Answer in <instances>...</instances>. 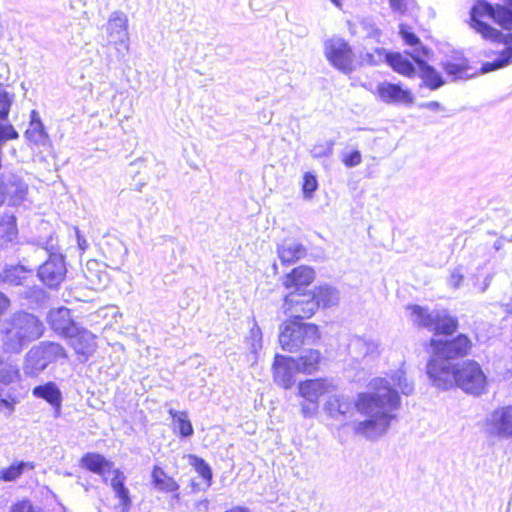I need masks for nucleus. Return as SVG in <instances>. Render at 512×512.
Masks as SVG:
<instances>
[{
	"mask_svg": "<svg viewBox=\"0 0 512 512\" xmlns=\"http://www.w3.org/2000/svg\"><path fill=\"white\" fill-rule=\"evenodd\" d=\"M388 52L383 48H377L372 53H367L363 57V61L369 65H379L380 63L387 62Z\"/></svg>",
	"mask_w": 512,
	"mask_h": 512,
	"instance_id": "obj_44",
	"label": "nucleus"
},
{
	"mask_svg": "<svg viewBox=\"0 0 512 512\" xmlns=\"http://www.w3.org/2000/svg\"><path fill=\"white\" fill-rule=\"evenodd\" d=\"M247 343L251 354L253 355V361L256 362L258 359V351L262 349V332L256 322L250 329V334L247 339Z\"/></svg>",
	"mask_w": 512,
	"mask_h": 512,
	"instance_id": "obj_38",
	"label": "nucleus"
},
{
	"mask_svg": "<svg viewBox=\"0 0 512 512\" xmlns=\"http://www.w3.org/2000/svg\"><path fill=\"white\" fill-rule=\"evenodd\" d=\"M368 390L357 395L355 407L364 420L355 424V432L367 439L376 440L389 429L400 408L399 391L410 395L413 383L402 368L384 377H375L368 383Z\"/></svg>",
	"mask_w": 512,
	"mask_h": 512,
	"instance_id": "obj_1",
	"label": "nucleus"
},
{
	"mask_svg": "<svg viewBox=\"0 0 512 512\" xmlns=\"http://www.w3.org/2000/svg\"><path fill=\"white\" fill-rule=\"evenodd\" d=\"M301 411L304 417H313L318 412V403H302Z\"/></svg>",
	"mask_w": 512,
	"mask_h": 512,
	"instance_id": "obj_51",
	"label": "nucleus"
},
{
	"mask_svg": "<svg viewBox=\"0 0 512 512\" xmlns=\"http://www.w3.org/2000/svg\"><path fill=\"white\" fill-rule=\"evenodd\" d=\"M430 346L432 354L429 362L427 363L428 375L429 367L433 362L438 365L445 363L448 366V369L453 368L455 365H452L450 360L466 356L472 347V342L466 335L459 334L452 340L442 341L438 339H431Z\"/></svg>",
	"mask_w": 512,
	"mask_h": 512,
	"instance_id": "obj_9",
	"label": "nucleus"
},
{
	"mask_svg": "<svg viewBox=\"0 0 512 512\" xmlns=\"http://www.w3.org/2000/svg\"><path fill=\"white\" fill-rule=\"evenodd\" d=\"M84 243H86V240H83V242L80 241V239L78 238V244L80 246L81 249H84Z\"/></svg>",
	"mask_w": 512,
	"mask_h": 512,
	"instance_id": "obj_59",
	"label": "nucleus"
},
{
	"mask_svg": "<svg viewBox=\"0 0 512 512\" xmlns=\"http://www.w3.org/2000/svg\"><path fill=\"white\" fill-rule=\"evenodd\" d=\"M426 107L430 108V109H437L440 107V104L438 102H429L428 104H426Z\"/></svg>",
	"mask_w": 512,
	"mask_h": 512,
	"instance_id": "obj_55",
	"label": "nucleus"
},
{
	"mask_svg": "<svg viewBox=\"0 0 512 512\" xmlns=\"http://www.w3.org/2000/svg\"><path fill=\"white\" fill-rule=\"evenodd\" d=\"M375 93L386 104L411 105L414 102V96L409 89L387 81L379 83Z\"/></svg>",
	"mask_w": 512,
	"mask_h": 512,
	"instance_id": "obj_15",
	"label": "nucleus"
},
{
	"mask_svg": "<svg viewBox=\"0 0 512 512\" xmlns=\"http://www.w3.org/2000/svg\"><path fill=\"white\" fill-rule=\"evenodd\" d=\"M492 19L502 28L512 30V0H504L495 6L486 0H476L470 10L469 26L485 40L497 42L503 48L495 52V58L482 63L480 74L490 73L512 65V33H502L484 21Z\"/></svg>",
	"mask_w": 512,
	"mask_h": 512,
	"instance_id": "obj_2",
	"label": "nucleus"
},
{
	"mask_svg": "<svg viewBox=\"0 0 512 512\" xmlns=\"http://www.w3.org/2000/svg\"><path fill=\"white\" fill-rule=\"evenodd\" d=\"M169 413L173 417L175 431H178L182 437H190L193 435L194 430L190 420L188 419L187 412H177L170 409Z\"/></svg>",
	"mask_w": 512,
	"mask_h": 512,
	"instance_id": "obj_35",
	"label": "nucleus"
},
{
	"mask_svg": "<svg viewBox=\"0 0 512 512\" xmlns=\"http://www.w3.org/2000/svg\"><path fill=\"white\" fill-rule=\"evenodd\" d=\"M32 269L26 268L23 265L8 266L0 273L2 282L11 285H25L28 278L31 277Z\"/></svg>",
	"mask_w": 512,
	"mask_h": 512,
	"instance_id": "obj_26",
	"label": "nucleus"
},
{
	"mask_svg": "<svg viewBox=\"0 0 512 512\" xmlns=\"http://www.w3.org/2000/svg\"><path fill=\"white\" fill-rule=\"evenodd\" d=\"M388 2L390 5V8L394 12H399V13L403 14L407 9L405 0H388Z\"/></svg>",
	"mask_w": 512,
	"mask_h": 512,
	"instance_id": "obj_52",
	"label": "nucleus"
},
{
	"mask_svg": "<svg viewBox=\"0 0 512 512\" xmlns=\"http://www.w3.org/2000/svg\"><path fill=\"white\" fill-rule=\"evenodd\" d=\"M84 243H86V240H83V242L80 241V239L78 238V244L80 246L81 249H84Z\"/></svg>",
	"mask_w": 512,
	"mask_h": 512,
	"instance_id": "obj_61",
	"label": "nucleus"
},
{
	"mask_svg": "<svg viewBox=\"0 0 512 512\" xmlns=\"http://www.w3.org/2000/svg\"><path fill=\"white\" fill-rule=\"evenodd\" d=\"M48 322L53 331L65 338L71 333H76L78 327L72 319L70 309L66 307L52 309L48 314Z\"/></svg>",
	"mask_w": 512,
	"mask_h": 512,
	"instance_id": "obj_19",
	"label": "nucleus"
},
{
	"mask_svg": "<svg viewBox=\"0 0 512 512\" xmlns=\"http://www.w3.org/2000/svg\"><path fill=\"white\" fill-rule=\"evenodd\" d=\"M13 102L14 94L10 93L6 87L0 83V120H6L8 118Z\"/></svg>",
	"mask_w": 512,
	"mask_h": 512,
	"instance_id": "obj_41",
	"label": "nucleus"
},
{
	"mask_svg": "<svg viewBox=\"0 0 512 512\" xmlns=\"http://www.w3.org/2000/svg\"><path fill=\"white\" fill-rule=\"evenodd\" d=\"M335 6L337 7H341L342 6V3H341V0H330Z\"/></svg>",
	"mask_w": 512,
	"mask_h": 512,
	"instance_id": "obj_58",
	"label": "nucleus"
},
{
	"mask_svg": "<svg viewBox=\"0 0 512 512\" xmlns=\"http://www.w3.org/2000/svg\"><path fill=\"white\" fill-rule=\"evenodd\" d=\"M81 467L100 475L105 482H110L111 487L120 498L123 511L128 505V491L125 488L126 476L123 472L113 468V464L103 455L88 452L80 460Z\"/></svg>",
	"mask_w": 512,
	"mask_h": 512,
	"instance_id": "obj_5",
	"label": "nucleus"
},
{
	"mask_svg": "<svg viewBox=\"0 0 512 512\" xmlns=\"http://www.w3.org/2000/svg\"><path fill=\"white\" fill-rule=\"evenodd\" d=\"M10 305V300L7 296L0 292V316L8 309Z\"/></svg>",
	"mask_w": 512,
	"mask_h": 512,
	"instance_id": "obj_53",
	"label": "nucleus"
},
{
	"mask_svg": "<svg viewBox=\"0 0 512 512\" xmlns=\"http://www.w3.org/2000/svg\"><path fill=\"white\" fill-rule=\"evenodd\" d=\"M37 120H40V119L37 117L36 111L33 110L31 113V121H37Z\"/></svg>",
	"mask_w": 512,
	"mask_h": 512,
	"instance_id": "obj_57",
	"label": "nucleus"
},
{
	"mask_svg": "<svg viewBox=\"0 0 512 512\" xmlns=\"http://www.w3.org/2000/svg\"><path fill=\"white\" fill-rule=\"evenodd\" d=\"M443 69L447 75L451 76L454 80L469 79L475 75V73L471 72V68L466 60H462L460 62H445L443 64Z\"/></svg>",
	"mask_w": 512,
	"mask_h": 512,
	"instance_id": "obj_31",
	"label": "nucleus"
},
{
	"mask_svg": "<svg viewBox=\"0 0 512 512\" xmlns=\"http://www.w3.org/2000/svg\"><path fill=\"white\" fill-rule=\"evenodd\" d=\"M43 322L34 314L19 311L0 323V348L7 353H20L44 333Z\"/></svg>",
	"mask_w": 512,
	"mask_h": 512,
	"instance_id": "obj_4",
	"label": "nucleus"
},
{
	"mask_svg": "<svg viewBox=\"0 0 512 512\" xmlns=\"http://www.w3.org/2000/svg\"><path fill=\"white\" fill-rule=\"evenodd\" d=\"M429 378L432 384L442 390L454 385L467 394L482 395L487 391L488 378L480 364L474 360H467L448 369L444 364L433 362L429 367Z\"/></svg>",
	"mask_w": 512,
	"mask_h": 512,
	"instance_id": "obj_3",
	"label": "nucleus"
},
{
	"mask_svg": "<svg viewBox=\"0 0 512 512\" xmlns=\"http://www.w3.org/2000/svg\"><path fill=\"white\" fill-rule=\"evenodd\" d=\"M324 408L331 418L339 420L349 413L352 403L348 397L336 394L328 398Z\"/></svg>",
	"mask_w": 512,
	"mask_h": 512,
	"instance_id": "obj_25",
	"label": "nucleus"
},
{
	"mask_svg": "<svg viewBox=\"0 0 512 512\" xmlns=\"http://www.w3.org/2000/svg\"><path fill=\"white\" fill-rule=\"evenodd\" d=\"M3 408H7L10 412L14 410V406H13L12 402H10L4 398H0V411Z\"/></svg>",
	"mask_w": 512,
	"mask_h": 512,
	"instance_id": "obj_54",
	"label": "nucleus"
},
{
	"mask_svg": "<svg viewBox=\"0 0 512 512\" xmlns=\"http://www.w3.org/2000/svg\"><path fill=\"white\" fill-rule=\"evenodd\" d=\"M135 172L133 179L136 180L135 189L141 191V188L146 185L148 181V173L145 165V160L139 159L130 163V173Z\"/></svg>",
	"mask_w": 512,
	"mask_h": 512,
	"instance_id": "obj_37",
	"label": "nucleus"
},
{
	"mask_svg": "<svg viewBox=\"0 0 512 512\" xmlns=\"http://www.w3.org/2000/svg\"><path fill=\"white\" fill-rule=\"evenodd\" d=\"M84 243H86V240H83V242L80 241V239L78 238V244L80 246L81 249H84Z\"/></svg>",
	"mask_w": 512,
	"mask_h": 512,
	"instance_id": "obj_60",
	"label": "nucleus"
},
{
	"mask_svg": "<svg viewBox=\"0 0 512 512\" xmlns=\"http://www.w3.org/2000/svg\"><path fill=\"white\" fill-rule=\"evenodd\" d=\"M324 54L329 63L344 74H349L356 68L352 49L341 38L327 40L324 44Z\"/></svg>",
	"mask_w": 512,
	"mask_h": 512,
	"instance_id": "obj_11",
	"label": "nucleus"
},
{
	"mask_svg": "<svg viewBox=\"0 0 512 512\" xmlns=\"http://www.w3.org/2000/svg\"><path fill=\"white\" fill-rule=\"evenodd\" d=\"M25 134L31 142L37 145L46 146L49 143V136L40 120L31 121L30 128Z\"/></svg>",
	"mask_w": 512,
	"mask_h": 512,
	"instance_id": "obj_36",
	"label": "nucleus"
},
{
	"mask_svg": "<svg viewBox=\"0 0 512 512\" xmlns=\"http://www.w3.org/2000/svg\"><path fill=\"white\" fill-rule=\"evenodd\" d=\"M32 395L36 398L43 399L56 409L57 412L61 409L62 393L59 387L54 382H47L42 385L35 386L32 389Z\"/></svg>",
	"mask_w": 512,
	"mask_h": 512,
	"instance_id": "obj_24",
	"label": "nucleus"
},
{
	"mask_svg": "<svg viewBox=\"0 0 512 512\" xmlns=\"http://www.w3.org/2000/svg\"><path fill=\"white\" fill-rule=\"evenodd\" d=\"M299 394L307 402L318 403L319 398L334 389L332 382L324 379H310L299 384Z\"/></svg>",
	"mask_w": 512,
	"mask_h": 512,
	"instance_id": "obj_22",
	"label": "nucleus"
},
{
	"mask_svg": "<svg viewBox=\"0 0 512 512\" xmlns=\"http://www.w3.org/2000/svg\"><path fill=\"white\" fill-rule=\"evenodd\" d=\"M387 63L399 74L406 77H413L415 75V67L413 64L400 53H388Z\"/></svg>",
	"mask_w": 512,
	"mask_h": 512,
	"instance_id": "obj_28",
	"label": "nucleus"
},
{
	"mask_svg": "<svg viewBox=\"0 0 512 512\" xmlns=\"http://www.w3.org/2000/svg\"><path fill=\"white\" fill-rule=\"evenodd\" d=\"M351 347L363 357H374L378 354L379 343L376 340L364 337H356L352 340Z\"/></svg>",
	"mask_w": 512,
	"mask_h": 512,
	"instance_id": "obj_33",
	"label": "nucleus"
},
{
	"mask_svg": "<svg viewBox=\"0 0 512 512\" xmlns=\"http://www.w3.org/2000/svg\"><path fill=\"white\" fill-rule=\"evenodd\" d=\"M19 134L11 124L0 123V142L18 139Z\"/></svg>",
	"mask_w": 512,
	"mask_h": 512,
	"instance_id": "obj_47",
	"label": "nucleus"
},
{
	"mask_svg": "<svg viewBox=\"0 0 512 512\" xmlns=\"http://www.w3.org/2000/svg\"><path fill=\"white\" fill-rule=\"evenodd\" d=\"M66 338L69 339L70 346L74 349L76 354L79 355L80 361L84 362L93 354L95 350L94 335L79 326L76 328V333L69 334Z\"/></svg>",
	"mask_w": 512,
	"mask_h": 512,
	"instance_id": "obj_18",
	"label": "nucleus"
},
{
	"mask_svg": "<svg viewBox=\"0 0 512 512\" xmlns=\"http://www.w3.org/2000/svg\"><path fill=\"white\" fill-rule=\"evenodd\" d=\"M37 252L47 256L37 270L39 280L49 288H57L65 279L67 268L62 254L52 253L48 248H38Z\"/></svg>",
	"mask_w": 512,
	"mask_h": 512,
	"instance_id": "obj_10",
	"label": "nucleus"
},
{
	"mask_svg": "<svg viewBox=\"0 0 512 512\" xmlns=\"http://www.w3.org/2000/svg\"><path fill=\"white\" fill-rule=\"evenodd\" d=\"M318 183L315 175L306 172L303 176L302 191L305 199H311L313 193L316 191Z\"/></svg>",
	"mask_w": 512,
	"mask_h": 512,
	"instance_id": "obj_43",
	"label": "nucleus"
},
{
	"mask_svg": "<svg viewBox=\"0 0 512 512\" xmlns=\"http://www.w3.org/2000/svg\"><path fill=\"white\" fill-rule=\"evenodd\" d=\"M27 184L17 175L10 174L0 178V205H19L27 194Z\"/></svg>",
	"mask_w": 512,
	"mask_h": 512,
	"instance_id": "obj_14",
	"label": "nucleus"
},
{
	"mask_svg": "<svg viewBox=\"0 0 512 512\" xmlns=\"http://www.w3.org/2000/svg\"><path fill=\"white\" fill-rule=\"evenodd\" d=\"M283 310L294 319L310 318L317 311V301L312 291H291L284 298Z\"/></svg>",
	"mask_w": 512,
	"mask_h": 512,
	"instance_id": "obj_12",
	"label": "nucleus"
},
{
	"mask_svg": "<svg viewBox=\"0 0 512 512\" xmlns=\"http://www.w3.org/2000/svg\"><path fill=\"white\" fill-rule=\"evenodd\" d=\"M315 278L314 270L308 266L294 268L283 278V286L291 291H305Z\"/></svg>",
	"mask_w": 512,
	"mask_h": 512,
	"instance_id": "obj_21",
	"label": "nucleus"
},
{
	"mask_svg": "<svg viewBox=\"0 0 512 512\" xmlns=\"http://www.w3.org/2000/svg\"><path fill=\"white\" fill-rule=\"evenodd\" d=\"M272 369L274 382L284 389L292 387L295 382L294 375L299 372L296 360L283 355L275 356Z\"/></svg>",
	"mask_w": 512,
	"mask_h": 512,
	"instance_id": "obj_16",
	"label": "nucleus"
},
{
	"mask_svg": "<svg viewBox=\"0 0 512 512\" xmlns=\"http://www.w3.org/2000/svg\"><path fill=\"white\" fill-rule=\"evenodd\" d=\"M332 150H333V143L326 142L324 144L315 145L311 149V155L314 158H321V157L329 156L332 153Z\"/></svg>",
	"mask_w": 512,
	"mask_h": 512,
	"instance_id": "obj_48",
	"label": "nucleus"
},
{
	"mask_svg": "<svg viewBox=\"0 0 512 512\" xmlns=\"http://www.w3.org/2000/svg\"><path fill=\"white\" fill-rule=\"evenodd\" d=\"M152 481L155 488L163 492H175L179 489V485L176 481L158 466H155L153 469Z\"/></svg>",
	"mask_w": 512,
	"mask_h": 512,
	"instance_id": "obj_29",
	"label": "nucleus"
},
{
	"mask_svg": "<svg viewBox=\"0 0 512 512\" xmlns=\"http://www.w3.org/2000/svg\"><path fill=\"white\" fill-rule=\"evenodd\" d=\"M298 320L293 318L281 324L279 343L283 350L294 352L303 345H311L319 340L320 333L315 324L303 323Z\"/></svg>",
	"mask_w": 512,
	"mask_h": 512,
	"instance_id": "obj_7",
	"label": "nucleus"
},
{
	"mask_svg": "<svg viewBox=\"0 0 512 512\" xmlns=\"http://www.w3.org/2000/svg\"><path fill=\"white\" fill-rule=\"evenodd\" d=\"M317 301V309L319 307H331L338 303L339 293L336 289L328 286L319 287L312 291Z\"/></svg>",
	"mask_w": 512,
	"mask_h": 512,
	"instance_id": "obj_32",
	"label": "nucleus"
},
{
	"mask_svg": "<svg viewBox=\"0 0 512 512\" xmlns=\"http://www.w3.org/2000/svg\"><path fill=\"white\" fill-rule=\"evenodd\" d=\"M413 324L433 331L435 335H451L458 328L457 318L451 316L446 309L430 310L420 305L407 306Z\"/></svg>",
	"mask_w": 512,
	"mask_h": 512,
	"instance_id": "obj_6",
	"label": "nucleus"
},
{
	"mask_svg": "<svg viewBox=\"0 0 512 512\" xmlns=\"http://www.w3.org/2000/svg\"><path fill=\"white\" fill-rule=\"evenodd\" d=\"M66 358L67 354L62 345L55 342H41L27 353L24 373L28 376H37L51 363Z\"/></svg>",
	"mask_w": 512,
	"mask_h": 512,
	"instance_id": "obj_8",
	"label": "nucleus"
},
{
	"mask_svg": "<svg viewBox=\"0 0 512 512\" xmlns=\"http://www.w3.org/2000/svg\"><path fill=\"white\" fill-rule=\"evenodd\" d=\"M399 33L404 40V42L407 45H410L413 47L412 52H410L411 57L413 58V54L415 53V50L421 51V47H424L421 43L419 38L411 31L407 29L405 25L399 26Z\"/></svg>",
	"mask_w": 512,
	"mask_h": 512,
	"instance_id": "obj_42",
	"label": "nucleus"
},
{
	"mask_svg": "<svg viewBox=\"0 0 512 512\" xmlns=\"http://www.w3.org/2000/svg\"><path fill=\"white\" fill-rule=\"evenodd\" d=\"M360 27L365 33L366 37L379 41L380 30L375 26V24L371 20H362L360 23Z\"/></svg>",
	"mask_w": 512,
	"mask_h": 512,
	"instance_id": "obj_46",
	"label": "nucleus"
},
{
	"mask_svg": "<svg viewBox=\"0 0 512 512\" xmlns=\"http://www.w3.org/2000/svg\"><path fill=\"white\" fill-rule=\"evenodd\" d=\"M502 245H503L502 241H501V240H497V241H495V243H494V248H495L496 250H500V249L502 248Z\"/></svg>",
	"mask_w": 512,
	"mask_h": 512,
	"instance_id": "obj_56",
	"label": "nucleus"
},
{
	"mask_svg": "<svg viewBox=\"0 0 512 512\" xmlns=\"http://www.w3.org/2000/svg\"><path fill=\"white\" fill-rule=\"evenodd\" d=\"M320 362V352L318 350H309L296 360L299 372L311 374L318 369Z\"/></svg>",
	"mask_w": 512,
	"mask_h": 512,
	"instance_id": "obj_34",
	"label": "nucleus"
},
{
	"mask_svg": "<svg viewBox=\"0 0 512 512\" xmlns=\"http://www.w3.org/2000/svg\"><path fill=\"white\" fill-rule=\"evenodd\" d=\"M21 295L23 298L27 299L29 303L40 305L44 303L47 299V293L46 291L36 285H33L31 287H26L22 292Z\"/></svg>",
	"mask_w": 512,
	"mask_h": 512,
	"instance_id": "obj_40",
	"label": "nucleus"
},
{
	"mask_svg": "<svg viewBox=\"0 0 512 512\" xmlns=\"http://www.w3.org/2000/svg\"><path fill=\"white\" fill-rule=\"evenodd\" d=\"M35 464L33 462L20 461L11 464L9 467L0 470V480L12 482L17 480L25 470H33Z\"/></svg>",
	"mask_w": 512,
	"mask_h": 512,
	"instance_id": "obj_30",
	"label": "nucleus"
},
{
	"mask_svg": "<svg viewBox=\"0 0 512 512\" xmlns=\"http://www.w3.org/2000/svg\"><path fill=\"white\" fill-rule=\"evenodd\" d=\"M464 280V273L461 267L455 268L448 277L447 283L450 287L457 289Z\"/></svg>",
	"mask_w": 512,
	"mask_h": 512,
	"instance_id": "obj_49",
	"label": "nucleus"
},
{
	"mask_svg": "<svg viewBox=\"0 0 512 512\" xmlns=\"http://www.w3.org/2000/svg\"><path fill=\"white\" fill-rule=\"evenodd\" d=\"M341 159L343 164L347 168H352L358 166L361 163L362 155L358 150H354L351 152H342Z\"/></svg>",
	"mask_w": 512,
	"mask_h": 512,
	"instance_id": "obj_45",
	"label": "nucleus"
},
{
	"mask_svg": "<svg viewBox=\"0 0 512 512\" xmlns=\"http://www.w3.org/2000/svg\"><path fill=\"white\" fill-rule=\"evenodd\" d=\"M18 235L16 218L14 215H4L0 219V249L12 243Z\"/></svg>",
	"mask_w": 512,
	"mask_h": 512,
	"instance_id": "obj_27",
	"label": "nucleus"
},
{
	"mask_svg": "<svg viewBox=\"0 0 512 512\" xmlns=\"http://www.w3.org/2000/svg\"><path fill=\"white\" fill-rule=\"evenodd\" d=\"M487 433L498 439L512 438V405L500 406L494 409L486 418Z\"/></svg>",
	"mask_w": 512,
	"mask_h": 512,
	"instance_id": "obj_13",
	"label": "nucleus"
},
{
	"mask_svg": "<svg viewBox=\"0 0 512 512\" xmlns=\"http://www.w3.org/2000/svg\"><path fill=\"white\" fill-rule=\"evenodd\" d=\"M189 463L196 472L207 482L209 486L212 480V471L210 466L200 457L189 455Z\"/></svg>",
	"mask_w": 512,
	"mask_h": 512,
	"instance_id": "obj_39",
	"label": "nucleus"
},
{
	"mask_svg": "<svg viewBox=\"0 0 512 512\" xmlns=\"http://www.w3.org/2000/svg\"><path fill=\"white\" fill-rule=\"evenodd\" d=\"M430 50L427 47H421V51L415 50L413 59L419 65L420 77L426 87L436 90L444 85L445 81L441 74L432 66L425 62L429 58Z\"/></svg>",
	"mask_w": 512,
	"mask_h": 512,
	"instance_id": "obj_17",
	"label": "nucleus"
},
{
	"mask_svg": "<svg viewBox=\"0 0 512 512\" xmlns=\"http://www.w3.org/2000/svg\"><path fill=\"white\" fill-rule=\"evenodd\" d=\"M106 30L110 43L120 44L128 50L127 18L124 13L114 12L109 18Z\"/></svg>",
	"mask_w": 512,
	"mask_h": 512,
	"instance_id": "obj_20",
	"label": "nucleus"
},
{
	"mask_svg": "<svg viewBox=\"0 0 512 512\" xmlns=\"http://www.w3.org/2000/svg\"><path fill=\"white\" fill-rule=\"evenodd\" d=\"M10 512H39L36 511L34 508L32 502L28 499H23L20 501H17L14 503L11 508Z\"/></svg>",
	"mask_w": 512,
	"mask_h": 512,
	"instance_id": "obj_50",
	"label": "nucleus"
},
{
	"mask_svg": "<svg viewBox=\"0 0 512 512\" xmlns=\"http://www.w3.org/2000/svg\"><path fill=\"white\" fill-rule=\"evenodd\" d=\"M277 252L283 264H292L304 257L306 249L293 239H285L278 245Z\"/></svg>",
	"mask_w": 512,
	"mask_h": 512,
	"instance_id": "obj_23",
	"label": "nucleus"
}]
</instances>
